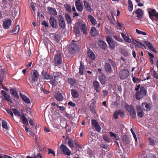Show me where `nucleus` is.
<instances>
[{
  "mask_svg": "<svg viewBox=\"0 0 158 158\" xmlns=\"http://www.w3.org/2000/svg\"><path fill=\"white\" fill-rule=\"evenodd\" d=\"M48 10L51 14L54 15L56 16L57 14V12L55 8L48 7Z\"/></svg>",
  "mask_w": 158,
  "mask_h": 158,
  "instance_id": "27",
  "label": "nucleus"
},
{
  "mask_svg": "<svg viewBox=\"0 0 158 158\" xmlns=\"http://www.w3.org/2000/svg\"><path fill=\"white\" fill-rule=\"evenodd\" d=\"M108 145L104 144H102L100 145V147L102 148L106 149L108 147Z\"/></svg>",
  "mask_w": 158,
  "mask_h": 158,
  "instance_id": "63",
  "label": "nucleus"
},
{
  "mask_svg": "<svg viewBox=\"0 0 158 158\" xmlns=\"http://www.w3.org/2000/svg\"><path fill=\"white\" fill-rule=\"evenodd\" d=\"M98 31L96 30V27H92L90 31L91 35L93 37L98 35Z\"/></svg>",
  "mask_w": 158,
  "mask_h": 158,
  "instance_id": "20",
  "label": "nucleus"
},
{
  "mask_svg": "<svg viewBox=\"0 0 158 158\" xmlns=\"http://www.w3.org/2000/svg\"><path fill=\"white\" fill-rule=\"evenodd\" d=\"M31 77L29 78L30 83L33 86V83L35 82H37L39 77L38 72L35 69H33L30 72Z\"/></svg>",
  "mask_w": 158,
  "mask_h": 158,
  "instance_id": "4",
  "label": "nucleus"
},
{
  "mask_svg": "<svg viewBox=\"0 0 158 158\" xmlns=\"http://www.w3.org/2000/svg\"><path fill=\"white\" fill-rule=\"evenodd\" d=\"M75 3L77 10L80 12H82L83 10L82 3L77 1H76Z\"/></svg>",
  "mask_w": 158,
  "mask_h": 158,
  "instance_id": "15",
  "label": "nucleus"
},
{
  "mask_svg": "<svg viewBox=\"0 0 158 158\" xmlns=\"http://www.w3.org/2000/svg\"><path fill=\"white\" fill-rule=\"evenodd\" d=\"M142 107L144 110L149 111L151 110L150 104L146 102L143 103L142 104Z\"/></svg>",
  "mask_w": 158,
  "mask_h": 158,
  "instance_id": "19",
  "label": "nucleus"
},
{
  "mask_svg": "<svg viewBox=\"0 0 158 158\" xmlns=\"http://www.w3.org/2000/svg\"><path fill=\"white\" fill-rule=\"evenodd\" d=\"M144 43L149 49H150L153 46L152 43L148 41H144Z\"/></svg>",
  "mask_w": 158,
  "mask_h": 158,
  "instance_id": "46",
  "label": "nucleus"
},
{
  "mask_svg": "<svg viewBox=\"0 0 158 158\" xmlns=\"http://www.w3.org/2000/svg\"><path fill=\"white\" fill-rule=\"evenodd\" d=\"M93 84L96 92L98 93L99 91V89L100 86L99 82L97 81H94L93 82Z\"/></svg>",
  "mask_w": 158,
  "mask_h": 158,
  "instance_id": "23",
  "label": "nucleus"
},
{
  "mask_svg": "<svg viewBox=\"0 0 158 158\" xmlns=\"http://www.w3.org/2000/svg\"><path fill=\"white\" fill-rule=\"evenodd\" d=\"M12 21L10 19H6L3 21V26L5 29H8L11 25Z\"/></svg>",
  "mask_w": 158,
  "mask_h": 158,
  "instance_id": "12",
  "label": "nucleus"
},
{
  "mask_svg": "<svg viewBox=\"0 0 158 158\" xmlns=\"http://www.w3.org/2000/svg\"><path fill=\"white\" fill-rule=\"evenodd\" d=\"M71 93L72 96L73 98H77L79 96V94L77 91L74 89H71Z\"/></svg>",
  "mask_w": 158,
  "mask_h": 158,
  "instance_id": "22",
  "label": "nucleus"
},
{
  "mask_svg": "<svg viewBox=\"0 0 158 158\" xmlns=\"http://www.w3.org/2000/svg\"><path fill=\"white\" fill-rule=\"evenodd\" d=\"M96 130L98 132H100L101 130V127L98 124L95 127Z\"/></svg>",
  "mask_w": 158,
  "mask_h": 158,
  "instance_id": "59",
  "label": "nucleus"
},
{
  "mask_svg": "<svg viewBox=\"0 0 158 158\" xmlns=\"http://www.w3.org/2000/svg\"><path fill=\"white\" fill-rule=\"evenodd\" d=\"M135 41L136 43H137L139 45L140 48H146V47L145 45L141 42L136 40H135Z\"/></svg>",
  "mask_w": 158,
  "mask_h": 158,
  "instance_id": "44",
  "label": "nucleus"
},
{
  "mask_svg": "<svg viewBox=\"0 0 158 158\" xmlns=\"http://www.w3.org/2000/svg\"><path fill=\"white\" fill-rule=\"evenodd\" d=\"M85 66L84 65L82 61H80V65L79 67V73L81 75L84 74L85 72Z\"/></svg>",
  "mask_w": 158,
  "mask_h": 158,
  "instance_id": "14",
  "label": "nucleus"
},
{
  "mask_svg": "<svg viewBox=\"0 0 158 158\" xmlns=\"http://www.w3.org/2000/svg\"><path fill=\"white\" fill-rule=\"evenodd\" d=\"M147 11L148 13V15L150 18L153 20L154 17L158 20V13L157 12L155 9L151 8H148Z\"/></svg>",
  "mask_w": 158,
  "mask_h": 158,
  "instance_id": "6",
  "label": "nucleus"
},
{
  "mask_svg": "<svg viewBox=\"0 0 158 158\" xmlns=\"http://www.w3.org/2000/svg\"><path fill=\"white\" fill-rule=\"evenodd\" d=\"M148 140L149 141V144L151 145L154 146L155 145V142L154 140L153 139H152L150 137H149L148 138Z\"/></svg>",
  "mask_w": 158,
  "mask_h": 158,
  "instance_id": "48",
  "label": "nucleus"
},
{
  "mask_svg": "<svg viewBox=\"0 0 158 158\" xmlns=\"http://www.w3.org/2000/svg\"><path fill=\"white\" fill-rule=\"evenodd\" d=\"M113 37L117 41L122 42L123 41V40L121 38H120L116 35H114Z\"/></svg>",
  "mask_w": 158,
  "mask_h": 158,
  "instance_id": "50",
  "label": "nucleus"
},
{
  "mask_svg": "<svg viewBox=\"0 0 158 158\" xmlns=\"http://www.w3.org/2000/svg\"><path fill=\"white\" fill-rule=\"evenodd\" d=\"M125 108L126 110L129 113L135 109L133 106L129 105L126 103L125 105Z\"/></svg>",
  "mask_w": 158,
  "mask_h": 158,
  "instance_id": "25",
  "label": "nucleus"
},
{
  "mask_svg": "<svg viewBox=\"0 0 158 158\" xmlns=\"http://www.w3.org/2000/svg\"><path fill=\"white\" fill-rule=\"evenodd\" d=\"M109 134H110V137H114V138H116L115 139V140H118V139L116 138L117 136V135L116 134H115L114 133H113V132H109Z\"/></svg>",
  "mask_w": 158,
  "mask_h": 158,
  "instance_id": "52",
  "label": "nucleus"
},
{
  "mask_svg": "<svg viewBox=\"0 0 158 158\" xmlns=\"http://www.w3.org/2000/svg\"><path fill=\"white\" fill-rule=\"evenodd\" d=\"M61 74V73L60 72H56V73H53V76L55 80L57 79V78L60 76Z\"/></svg>",
  "mask_w": 158,
  "mask_h": 158,
  "instance_id": "42",
  "label": "nucleus"
},
{
  "mask_svg": "<svg viewBox=\"0 0 158 158\" xmlns=\"http://www.w3.org/2000/svg\"><path fill=\"white\" fill-rule=\"evenodd\" d=\"M88 18L89 19L91 23L94 25H95L97 22L96 20L94 19V17L91 15L88 16Z\"/></svg>",
  "mask_w": 158,
  "mask_h": 158,
  "instance_id": "32",
  "label": "nucleus"
},
{
  "mask_svg": "<svg viewBox=\"0 0 158 158\" xmlns=\"http://www.w3.org/2000/svg\"><path fill=\"white\" fill-rule=\"evenodd\" d=\"M2 127L8 130L7 123L5 120H2Z\"/></svg>",
  "mask_w": 158,
  "mask_h": 158,
  "instance_id": "40",
  "label": "nucleus"
},
{
  "mask_svg": "<svg viewBox=\"0 0 158 158\" xmlns=\"http://www.w3.org/2000/svg\"><path fill=\"white\" fill-rule=\"evenodd\" d=\"M152 76L154 78L158 79V73L156 71H153Z\"/></svg>",
  "mask_w": 158,
  "mask_h": 158,
  "instance_id": "58",
  "label": "nucleus"
},
{
  "mask_svg": "<svg viewBox=\"0 0 158 158\" xmlns=\"http://www.w3.org/2000/svg\"><path fill=\"white\" fill-rule=\"evenodd\" d=\"M129 76V72L127 69H122L119 72L120 78L123 80L127 78Z\"/></svg>",
  "mask_w": 158,
  "mask_h": 158,
  "instance_id": "7",
  "label": "nucleus"
},
{
  "mask_svg": "<svg viewBox=\"0 0 158 158\" xmlns=\"http://www.w3.org/2000/svg\"><path fill=\"white\" fill-rule=\"evenodd\" d=\"M56 53L54 54L52 64L55 66H60L62 61L61 53L59 50H56Z\"/></svg>",
  "mask_w": 158,
  "mask_h": 158,
  "instance_id": "2",
  "label": "nucleus"
},
{
  "mask_svg": "<svg viewBox=\"0 0 158 158\" xmlns=\"http://www.w3.org/2000/svg\"><path fill=\"white\" fill-rule=\"evenodd\" d=\"M21 118L24 124H28L27 119L24 114H22L21 116Z\"/></svg>",
  "mask_w": 158,
  "mask_h": 158,
  "instance_id": "36",
  "label": "nucleus"
},
{
  "mask_svg": "<svg viewBox=\"0 0 158 158\" xmlns=\"http://www.w3.org/2000/svg\"><path fill=\"white\" fill-rule=\"evenodd\" d=\"M121 35L123 39L126 42L128 43H131V39L129 37L125 35L123 33H121Z\"/></svg>",
  "mask_w": 158,
  "mask_h": 158,
  "instance_id": "29",
  "label": "nucleus"
},
{
  "mask_svg": "<svg viewBox=\"0 0 158 158\" xmlns=\"http://www.w3.org/2000/svg\"><path fill=\"white\" fill-rule=\"evenodd\" d=\"M6 111H7V113L9 114H10V115L13 118V117L14 116V115H13V112L10 110L9 109H6Z\"/></svg>",
  "mask_w": 158,
  "mask_h": 158,
  "instance_id": "61",
  "label": "nucleus"
},
{
  "mask_svg": "<svg viewBox=\"0 0 158 158\" xmlns=\"http://www.w3.org/2000/svg\"><path fill=\"white\" fill-rule=\"evenodd\" d=\"M103 138L105 141L108 142H110V138L106 135H103Z\"/></svg>",
  "mask_w": 158,
  "mask_h": 158,
  "instance_id": "55",
  "label": "nucleus"
},
{
  "mask_svg": "<svg viewBox=\"0 0 158 158\" xmlns=\"http://www.w3.org/2000/svg\"><path fill=\"white\" fill-rule=\"evenodd\" d=\"M60 148L64 155L69 156L71 154V151L65 145L63 144H61L60 147Z\"/></svg>",
  "mask_w": 158,
  "mask_h": 158,
  "instance_id": "8",
  "label": "nucleus"
},
{
  "mask_svg": "<svg viewBox=\"0 0 158 158\" xmlns=\"http://www.w3.org/2000/svg\"><path fill=\"white\" fill-rule=\"evenodd\" d=\"M88 55L90 59L92 60H95V56L94 52L90 50L88 52Z\"/></svg>",
  "mask_w": 158,
  "mask_h": 158,
  "instance_id": "26",
  "label": "nucleus"
},
{
  "mask_svg": "<svg viewBox=\"0 0 158 158\" xmlns=\"http://www.w3.org/2000/svg\"><path fill=\"white\" fill-rule=\"evenodd\" d=\"M50 25L54 28H56L58 27V23L56 19L52 16H51L49 19Z\"/></svg>",
  "mask_w": 158,
  "mask_h": 158,
  "instance_id": "10",
  "label": "nucleus"
},
{
  "mask_svg": "<svg viewBox=\"0 0 158 158\" xmlns=\"http://www.w3.org/2000/svg\"><path fill=\"white\" fill-rule=\"evenodd\" d=\"M130 131L133 135V136L134 138L135 139V141H137V139L136 138V135L135 133V132H134L133 130L132 129V128H131V130H130Z\"/></svg>",
  "mask_w": 158,
  "mask_h": 158,
  "instance_id": "57",
  "label": "nucleus"
},
{
  "mask_svg": "<svg viewBox=\"0 0 158 158\" xmlns=\"http://www.w3.org/2000/svg\"><path fill=\"white\" fill-rule=\"evenodd\" d=\"M98 44L100 47L104 50H106L107 47L106 43L102 40H98Z\"/></svg>",
  "mask_w": 158,
  "mask_h": 158,
  "instance_id": "16",
  "label": "nucleus"
},
{
  "mask_svg": "<svg viewBox=\"0 0 158 158\" xmlns=\"http://www.w3.org/2000/svg\"><path fill=\"white\" fill-rule=\"evenodd\" d=\"M68 105L69 106L73 107H74L76 106V105L75 103L73 102L72 101L69 102L68 103Z\"/></svg>",
  "mask_w": 158,
  "mask_h": 158,
  "instance_id": "64",
  "label": "nucleus"
},
{
  "mask_svg": "<svg viewBox=\"0 0 158 158\" xmlns=\"http://www.w3.org/2000/svg\"><path fill=\"white\" fill-rule=\"evenodd\" d=\"M119 115L122 118H124L125 116L124 112L121 110H118L115 111L113 114V117L116 119L118 118V115Z\"/></svg>",
  "mask_w": 158,
  "mask_h": 158,
  "instance_id": "11",
  "label": "nucleus"
},
{
  "mask_svg": "<svg viewBox=\"0 0 158 158\" xmlns=\"http://www.w3.org/2000/svg\"><path fill=\"white\" fill-rule=\"evenodd\" d=\"M83 2L84 6L86 10L88 12H91L92 11V9L89 3L86 1H84Z\"/></svg>",
  "mask_w": 158,
  "mask_h": 158,
  "instance_id": "24",
  "label": "nucleus"
},
{
  "mask_svg": "<svg viewBox=\"0 0 158 158\" xmlns=\"http://www.w3.org/2000/svg\"><path fill=\"white\" fill-rule=\"evenodd\" d=\"M65 15L67 23L70 24H72V20L69 15L68 13H66Z\"/></svg>",
  "mask_w": 158,
  "mask_h": 158,
  "instance_id": "31",
  "label": "nucleus"
},
{
  "mask_svg": "<svg viewBox=\"0 0 158 158\" xmlns=\"http://www.w3.org/2000/svg\"><path fill=\"white\" fill-rule=\"evenodd\" d=\"M64 7L69 13L71 12V7L69 5L66 4L64 6Z\"/></svg>",
  "mask_w": 158,
  "mask_h": 158,
  "instance_id": "43",
  "label": "nucleus"
},
{
  "mask_svg": "<svg viewBox=\"0 0 158 158\" xmlns=\"http://www.w3.org/2000/svg\"><path fill=\"white\" fill-rule=\"evenodd\" d=\"M12 110L13 111V113L15 116H20V113L19 110H18L17 109H12Z\"/></svg>",
  "mask_w": 158,
  "mask_h": 158,
  "instance_id": "41",
  "label": "nucleus"
},
{
  "mask_svg": "<svg viewBox=\"0 0 158 158\" xmlns=\"http://www.w3.org/2000/svg\"><path fill=\"white\" fill-rule=\"evenodd\" d=\"M99 79L102 85H105L106 84V77L103 73H102V75L99 76Z\"/></svg>",
  "mask_w": 158,
  "mask_h": 158,
  "instance_id": "21",
  "label": "nucleus"
},
{
  "mask_svg": "<svg viewBox=\"0 0 158 158\" xmlns=\"http://www.w3.org/2000/svg\"><path fill=\"white\" fill-rule=\"evenodd\" d=\"M74 31L76 34H79L80 33V31L78 27H73Z\"/></svg>",
  "mask_w": 158,
  "mask_h": 158,
  "instance_id": "56",
  "label": "nucleus"
},
{
  "mask_svg": "<svg viewBox=\"0 0 158 158\" xmlns=\"http://www.w3.org/2000/svg\"><path fill=\"white\" fill-rule=\"evenodd\" d=\"M58 20L60 28L62 29H64L66 27V23L63 16L61 15H59Z\"/></svg>",
  "mask_w": 158,
  "mask_h": 158,
  "instance_id": "9",
  "label": "nucleus"
},
{
  "mask_svg": "<svg viewBox=\"0 0 158 158\" xmlns=\"http://www.w3.org/2000/svg\"><path fill=\"white\" fill-rule=\"evenodd\" d=\"M42 24L44 25L45 27H48L49 26L48 22L45 21L42 22Z\"/></svg>",
  "mask_w": 158,
  "mask_h": 158,
  "instance_id": "60",
  "label": "nucleus"
},
{
  "mask_svg": "<svg viewBox=\"0 0 158 158\" xmlns=\"http://www.w3.org/2000/svg\"><path fill=\"white\" fill-rule=\"evenodd\" d=\"M5 100L7 102L12 103V100L10 98V96L7 94L3 96Z\"/></svg>",
  "mask_w": 158,
  "mask_h": 158,
  "instance_id": "38",
  "label": "nucleus"
},
{
  "mask_svg": "<svg viewBox=\"0 0 158 158\" xmlns=\"http://www.w3.org/2000/svg\"><path fill=\"white\" fill-rule=\"evenodd\" d=\"M10 92L11 94L12 95L14 98H19V96L16 91H15L13 89H11L10 90Z\"/></svg>",
  "mask_w": 158,
  "mask_h": 158,
  "instance_id": "34",
  "label": "nucleus"
},
{
  "mask_svg": "<svg viewBox=\"0 0 158 158\" xmlns=\"http://www.w3.org/2000/svg\"><path fill=\"white\" fill-rule=\"evenodd\" d=\"M107 61V62L105 63L104 65L105 70L107 73H111L113 71L111 65L114 68L116 67V64L115 62L110 58L108 59Z\"/></svg>",
  "mask_w": 158,
  "mask_h": 158,
  "instance_id": "1",
  "label": "nucleus"
},
{
  "mask_svg": "<svg viewBox=\"0 0 158 158\" xmlns=\"http://www.w3.org/2000/svg\"><path fill=\"white\" fill-rule=\"evenodd\" d=\"M135 13L137 15L136 17L139 19H141L143 18V11L141 9L139 8L137 9L135 11Z\"/></svg>",
  "mask_w": 158,
  "mask_h": 158,
  "instance_id": "18",
  "label": "nucleus"
},
{
  "mask_svg": "<svg viewBox=\"0 0 158 158\" xmlns=\"http://www.w3.org/2000/svg\"><path fill=\"white\" fill-rule=\"evenodd\" d=\"M147 93L146 88L143 86H141L139 91H138L136 93L135 98L137 100H140L145 96Z\"/></svg>",
  "mask_w": 158,
  "mask_h": 158,
  "instance_id": "3",
  "label": "nucleus"
},
{
  "mask_svg": "<svg viewBox=\"0 0 158 158\" xmlns=\"http://www.w3.org/2000/svg\"><path fill=\"white\" fill-rule=\"evenodd\" d=\"M41 75L43 77L44 79L47 75V73L46 71L43 69Z\"/></svg>",
  "mask_w": 158,
  "mask_h": 158,
  "instance_id": "62",
  "label": "nucleus"
},
{
  "mask_svg": "<svg viewBox=\"0 0 158 158\" xmlns=\"http://www.w3.org/2000/svg\"><path fill=\"white\" fill-rule=\"evenodd\" d=\"M91 123L92 126L94 127L98 124L97 121L95 119L92 120Z\"/></svg>",
  "mask_w": 158,
  "mask_h": 158,
  "instance_id": "49",
  "label": "nucleus"
},
{
  "mask_svg": "<svg viewBox=\"0 0 158 158\" xmlns=\"http://www.w3.org/2000/svg\"><path fill=\"white\" fill-rule=\"evenodd\" d=\"M123 140L126 143H129L130 142L129 137L127 135H125L123 137Z\"/></svg>",
  "mask_w": 158,
  "mask_h": 158,
  "instance_id": "45",
  "label": "nucleus"
},
{
  "mask_svg": "<svg viewBox=\"0 0 158 158\" xmlns=\"http://www.w3.org/2000/svg\"><path fill=\"white\" fill-rule=\"evenodd\" d=\"M137 112L138 116L140 118H142L144 115V113L140 106H136Z\"/></svg>",
  "mask_w": 158,
  "mask_h": 158,
  "instance_id": "17",
  "label": "nucleus"
},
{
  "mask_svg": "<svg viewBox=\"0 0 158 158\" xmlns=\"http://www.w3.org/2000/svg\"><path fill=\"white\" fill-rule=\"evenodd\" d=\"M144 43L149 49H150L153 46L152 43L148 41H144Z\"/></svg>",
  "mask_w": 158,
  "mask_h": 158,
  "instance_id": "47",
  "label": "nucleus"
},
{
  "mask_svg": "<svg viewBox=\"0 0 158 158\" xmlns=\"http://www.w3.org/2000/svg\"><path fill=\"white\" fill-rule=\"evenodd\" d=\"M130 114L133 118H135L136 117V114L135 109L130 112Z\"/></svg>",
  "mask_w": 158,
  "mask_h": 158,
  "instance_id": "39",
  "label": "nucleus"
},
{
  "mask_svg": "<svg viewBox=\"0 0 158 158\" xmlns=\"http://www.w3.org/2000/svg\"><path fill=\"white\" fill-rule=\"evenodd\" d=\"M81 30L84 34H86L87 29L85 24H82L81 25Z\"/></svg>",
  "mask_w": 158,
  "mask_h": 158,
  "instance_id": "37",
  "label": "nucleus"
},
{
  "mask_svg": "<svg viewBox=\"0 0 158 158\" xmlns=\"http://www.w3.org/2000/svg\"><path fill=\"white\" fill-rule=\"evenodd\" d=\"M78 47L77 45L75 43H72L69 45L70 49L74 51Z\"/></svg>",
  "mask_w": 158,
  "mask_h": 158,
  "instance_id": "33",
  "label": "nucleus"
},
{
  "mask_svg": "<svg viewBox=\"0 0 158 158\" xmlns=\"http://www.w3.org/2000/svg\"><path fill=\"white\" fill-rule=\"evenodd\" d=\"M20 96H21L22 99L26 103H30V100L29 98H27L26 96L22 95L21 94H20Z\"/></svg>",
  "mask_w": 158,
  "mask_h": 158,
  "instance_id": "30",
  "label": "nucleus"
},
{
  "mask_svg": "<svg viewBox=\"0 0 158 158\" xmlns=\"http://www.w3.org/2000/svg\"><path fill=\"white\" fill-rule=\"evenodd\" d=\"M54 97L56 100L58 102H62L64 99V97L63 96L62 94L59 92H58L56 93Z\"/></svg>",
  "mask_w": 158,
  "mask_h": 158,
  "instance_id": "13",
  "label": "nucleus"
},
{
  "mask_svg": "<svg viewBox=\"0 0 158 158\" xmlns=\"http://www.w3.org/2000/svg\"><path fill=\"white\" fill-rule=\"evenodd\" d=\"M20 29V28L19 26V25H17L12 30V32L14 34H17L19 32Z\"/></svg>",
  "mask_w": 158,
  "mask_h": 158,
  "instance_id": "35",
  "label": "nucleus"
},
{
  "mask_svg": "<svg viewBox=\"0 0 158 158\" xmlns=\"http://www.w3.org/2000/svg\"><path fill=\"white\" fill-rule=\"evenodd\" d=\"M53 77L52 75H47L44 80H51L53 78Z\"/></svg>",
  "mask_w": 158,
  "mask_h": 158,
  "instance_id": "53",
  "label": "nucleus"
},
{
  "mask_svg": "<svg viewBox=\"0 0 158 158\" xmlns=\"http://www.w3.org/2000/svg\"><path fill=\"white\" fill-rule=\"evenodd\" d=\"M157 98V94L156 92H154L152 95V99L153 101H156Z\"/></svg>",
  "mask_w": 158,
  "mask_h": 158,
  "instance_id": "51",
  "label": "nucleus"
},
{
  "mask_svg": "<svg viewBox=\"0 0 158 158\" xmlns=\"http://www.w3.org/2000/svg\"><path fill=\"white\" fill-rule=\"evenodd\" d=\"M106 40L109 45V48L111 50L114 49L115 47L118 45V43L116 41H114L111 37L109 36H107Z\"/></svg>",
  "mask_w": 158,
  "mask_h": 158,
  "instance_id": "5",
  "label": "nucleus"
},
{
  "mask_svg": "<svg viewBox=\"0 0 158 158\" xmlns=\"http://www.w3.org/2000/svg\"><path fill=\"white\" fill-rule=\"evenodd\" d=\"M136 31L137 33L139 34H142L143 35H147V33L145 32L140 31L138 29H136Z\"/></svg>",
  "mask_w": 158,
  "mask_h": 158,
  "instance_id": "54",
  "label": "nucleus"
},
{
  "mask_svg": "<svg viewBox=\"0 0 158 158\" xmlns=\"http://www.w3.org/2000/svg\"><path fill=\"white\" fill-rule=\"evenodd\" d=\"M68 82L71 85L73 86L76 83V80L75 79L70 78L68 79Z\"/></svg>",
  "mask_w": 158,
  "mask_h": 158,
  "instance_id": "28",
  "label": "nucleus"
}]
</instances>
